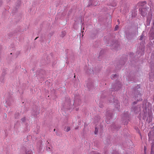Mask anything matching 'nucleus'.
Here are the masks:
<instances>
[{"mask_svg":"<svg viewBox=\"0 0 154 154\" xmlns=\"http://www.w3.org/2000/svg\"><path fill=\"white\" fill-rule=\"evenodd\" d=\"M119 26L118 25H116L115 26V30H116L119 29Z\"/></svg>","mask_w":154,"mask_h":154,"instance_id":"obj_6","label":"nucleus"},{"mask_svg":"<svg viewBox=\"0 0 154 154\" xmlns=\"http://www.w3.org/2000/svg\"><path fill=\"white\" fill-rule=\"evenodd\" d=\"M38 38V37H36L35 39V40H36Z\"/></svg>","mask_w":154,"mask_h":154,"instance_id":"obj_12","label":"nucleus"},{"mask_svg":"<svg viewBox=\"0 0 154 154\" xmlns=\"http://www.w3.org/2000/svg\"><path fill=\"white\" fill-rule=\"evenodd\" d=\"M117 75H115L113 76H112V79L114 78H117Z\"/></svg>","mask_w":154,"mask_h":154,"instance_id":"obj_9","label":"nucleus"},{"mask_svg":"<svg viewBox=\"0 0 154 154\" xmlns=\"http://www.w3.org/2000/svg\"><path fill=\"white\" fill-rule=\"evenodd\" d=\"M141 97L140 94H138V96H137V97H139V99H137V100H140V97Z\"/></svg>","mask_w":154,"mask_h":154,"instance_id":"obj_8","label":"nucleus"},{"mask_svg":"<svg viewBox=\"0 0 154 154\" xmlns=\"http://www.w3.org/2000/svg\"><path fill=\"white\" fill-rule=\"evenodd\" d=\"M98 130L97 128H95L94 133L95 134H97L98 132Z\"/></svg>","mask_w":154,"mask_h":154,"instance_id":"obj_5","label":"nucleus"},{"mask_svg":"<svg viewBox=\"0 0 154 154\" xmlns=\"http://www.w3.org/2000/svg\"><path fill=\"white\" fill-rule=\"evenodd\" d=\"M133 103H134V104H136V103L135 102H133Z\"/></svg>","mask_w":154,"mask_h":154,"instance_id":"obj_14","label":"nucleus"},{"mask_svg":"<svg viewBox=\"0 0 154 154\" xmlns=\"http://www.w3.org/2000/svg\"><path fill=\"white\" fill-rule=\"evenodd\" d=\"M70 129V127L69 126L66 127L64 128V130L66 132H68Z\"/></svg>","mask_w":154,"mask_h":154,"instance_id":"obj_3","label":"nucleus"},{"mask_svg":"<svg viewBox=\"0 0 154 154\" xmlns=\"http://www.w3.org/2000/svg\"><path fill=\"white\" fill-rule=\"evenodd\" d=\"M55 130H56L55 129H54V131H55Z\"/></svg>","mask_w":154,"mask_h":154,"instance_id":"obj_13","label":"nucleus"},{"mask_svg":"<svg viewBox=\"0 0 154 154\" xmlns=\"http://www.w3.org/2000/svg\"><path fill=\"white\" fill-rule=\"evenodd\" d=\"M75 75L74 76V78H75Z\"/></svg>","mask_w":154,"mask_h":154,"instance_id":"obj_15","label":"nucleus"},{"mask_svg":"<svg viewBox=\"0 0 154 154\" xmlns=\"http://www.w3.org/2000/svg\"><path fill=\"white\" fill-rule=\"evenodd\" d=\"M139 10L140 11V14L143 16H144L147 13V8H140Z\"/></svg>","mask_w":154,"mask_h":154,"instance_id":"obj_1","label":"nucleus"},{"mask_svg":"<svg viewBox=\"0 0 154 154\" xmlns=\"http://www.w3.org/2000/svg\"><path fill=\"white\" fill-rule=\"evenodd\" d=\"M26 154H32V152L31 150H29L26 152Z\"/></svg>","mask_w":154,"mask_h":154,"instance_id":"obj_4","label":"nucleus"},{"mask_svg":"<svg viewBox=\"0 0 154 154\" xmlns=\"http://www.w3.org/2000/svg\"><path fill=\"white\" fill-rule=\"evenodd\" d=\"M22 120L23 122H24L25 120V118H24L22 119Z\"/></svg>","mask_w":154,"mask_h":154,"instance_id":"obj_10","label":"nucleus"},{"mask_svg":"<svg viewBox=\"0 0 154 154\" xmlns=\"http://www.w3.org/2000/svg\"><path fill=\"white\" fill-rule=\"evenodd\" d=\"M143 35H142L140 36V40H142L143 39Z\"/></svg>","mask_w":154,"mask_h":154,"instance_id":"obj_7","label":"nucleus"},{"mask_svg":"<svg viewBox=\"0 0 154 154\" xmlns=\"http://www.w3.org/2000/svg\"><path fill=\"white\" fill-rule=\"evenodd\" d=\"M146 4V2H140L138 3V5L139 6L143 7L145 6Z\"/></svg>","mask_w":154,"mask_h":154,"instance_id":"obj_2","label":"nucleus"},{"mask_svg":"<svg viewBox=\"0 0 154 154\" xmlns=\"http://www.w3.org/2000/svg\"><path fill=\"white\" fill-rule=\"evenodd\" d=\"M151 73H150L149 74V76L150 77V80H151V81L152 80V79H151V78H150V75H151Z\"/></svg>","mask_w":154,"mask_h":154,"instance_id":"obj_11","label":"nucleus"}]
</instances>
